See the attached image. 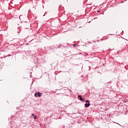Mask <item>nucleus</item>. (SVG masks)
<instances>
[{
    "mask_svg": "<svg viewBox=\"0 0 128 128\" xmlns=\"http://www.w3.org/2000/svg\"><path fill=\"white\" fill-rule=\"evenodd\" d=\"M90 106V103L85 104V107H86V108H88V106Z\"/></svg>",
    "mask_w": 128,
    "mask_h": 128,
    "instance_id": "obj_1",
    "label": "nucleus"
},
{
    "mask_svg": "<svg viewBox=\"0 0 128 128\" xmlns=\"http://www.w3.org/2000/svg\"><path fill=\"white\" fill-rule=\"evenodd\" d=\"M78 98H79L80 100H81V101H82V102H84L83 99H82V96H78Z\"/></svg>",
    "mask_w": 128,
    "mask_h": 128,
    "instance_id": "obj_2",
    "label": "nucleus"
},
{
    "mask_svg": "<svg viewBox=\"0 0 128 128\" xmlns=\"http://www.w3.org/2000/svg\"><path fill=\"white\" fill-rule=\"evenodd\" d=\"M37 94H38V96H39V98H40V96H42V93H40V92H38L37 93Z\"/></svg>",
    "mask_w": 128,
    "mask_h": 128,
    "instance_id": "obj_3",
    "label": "nucleus"
},
{
    "mask_svg": "<svg viewBox=\"0 0 128 128\" xmlns=\"http://www.w3.org/2000/svg\"><path fill=\"white\" fill-rule=\"evenodd\" d=\"M36 116H34V120H36Z\"/></svg>",
    "mask_w": 128,
    "mask_h": 128,
    "instance_id": "obj_4",
    "label": "nucleus"
},
{
    "mask_svg": "<svg viewBox=\"0 0 128 128\" xmlns=\"http://www.w3.org/2000/svg\"><path fill=\"white\" fill-rule=\"evenodd\" d=\"M34 96H36V93H35V94H34Z\"/></svg>",
    "mask_w": 128,
    "mask_h": 128,
    "instance_id": "obj_5",
    "label": "nucleus"
},
{
    "mask_svg": "<svg viewBox=\"0 0 128 128\" xmlns=\"http://www.w3.org/2000/svg\"><path fill=\"white\" fill-rule=\"evenodd\" d=\"M86 102H90V101L86 100Z\"/></svg>",
    "mask_w": 128,
    "mask_h": 128,
    "instance_id": "obj_6",
    "label": "nucleus"
},
{
    "mask_svg": "<svg viewBox=\"0 0 128 128\" xmlns=\"http://www.w3.org/2000/svg\"><path fill=\"white\" fill-rule=\"evenodd\" d=\"M32 116H34V114H32Z\"/></svg>",
    "mask_w": 128,
    "mask_h": 128,
    "instance_id": "obj_7",
    "label": "nucleus"
},
{
    "mask_svg": "<svg viewBox=\"0 0 128 128\" xmlns=\"http://www.w3.org/2000/svg\"><path fill=\"white\" fill-rule=\"evenodd\" d=\"M98 12H100V11H98Z\"/></svg>",
    "mask_w": 128,
    "mask_h": 128,
    "instance_id": "obj_8",
    "label": "nucleus"
},
{
    "mask_svg": "<svg viewBox=\"0 0 128 128\" xmlns=\"http://www.w3.org/2000/svg\"><path fill=\"white\" fill-rule=\"evenodd\" d=\"M74 46H76V45H74Z\"/></svg>",
    "mask_w": 128,
    "mask_h": 128,
    "instance_id": "obj_9",
    "label": "nucleus"
}]
</instances>
